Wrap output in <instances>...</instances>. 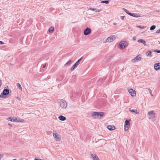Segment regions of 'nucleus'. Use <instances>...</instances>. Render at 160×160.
I'll return each instance as SVG.
<instances>
[{
	"label": "nucleus",
	"mask_w": 160,
	"mask_h": 160,
	"mask_svg": "<svg viewBox=\"0 0 160 160\" xmlns=\"http://www.w3.org/2000/svg\"><path fill=\"white\" fill-rule=\"evenodd\" d=\"M72 62V61L71 60H69V61L68 62H67L65 64V65H67L68 64H71V62Z\"/></svg>",
	"instance_id": "cd10ccee"
},
{
	"label": "nucleus",
	"mask_w": 160,
	"mask_h": 160,
	"mask_svg": "<svg viewBox=\"0 0 160 160\" xmlns=\"http://www.w3.org/2000/svg\"><path fill=\"white\" fill-rule=\"evenodd\" d=\"M34 160H42V159H37L36 158H35L34 159Z\"/></svg>",
	"instance_id": "e433bc0d"
},
{
	"label": "nucleus",
	"mask_w": 160,
	"mask_h": 160,
	"mask_svg": "<svg viewBox=\"0 0 160 160\" xmlns=\"http://www.w3.org/2000/svg\"><path fill=\"white\" fill-rule=\"evenodd\" d=\"M148 118L154 122L155 120V113L153 111H151L148 113Z\"/></svg>",
	"instance_id": "7ed1b4c3"
},
{
	"label": "nucleus",
	"mask_w": 160,
	"mask_h": 160,
	"mask_svg": "<svg viewBox=\"0 0 160 160\" xmlns=\"http://www.w3.org/2000/svg\"><path fill=\"white\" fill-rule=\"evenodd\" d=\"M90 155L92 158L93 160H99L96 154H93L91 152Z\"/></svg>",
	"instance_id": "4468645a"
},
{
	"label": "nucleus",
	"mask_w": 160,
	"mask_h": 160,
	"mask_svg": "<svg viewBox=\"0 0 160 160\" xmlns=\"http://www.w3.org/2000/svg\"><path fill=\"white\" fill-rule=\"evenodd\" d=\"M133 40H136V37H134L133 38Z\"/></svg>",
	"instance_id": "58836bf2"
},
{
	"label": "nucleus",
	"mask_w": 160,
	"mask_h": 160,
	"mask_svg": "<svg viewBox=\"0 0 160 160\" xmlns=\"http://www.w3.org/2000/svg\"><path fill=\"white\" fill-rule=\"evenodd\" d=\"M89 9L93 11H95L96 12H99L100 11V10L99 9H96L94 8H90Z\"/></svg>",
	"instance_id": "aec40b11"
},
{
	"label": "nucleus",
	"mask_w": 160,
	"mask_h": 160,
	"mask_svg": "<svg viewBox=\"0 0 160 160\" xmlns=\"http://www.w3.org/2000/svg\"><path fill=\"white\" fill-rule=\"evenodd\" d=\"M128 43L125 41L120 42L119 43V45L121 48L123 49L128 45Z\"/></svg>",
	"instance_id": "39448f33"
},
{
	"label": "nucleus",
	"mask_w": 160,
	"mask_h": 160,
	"mask_svg": "<svg viewBox=\"0 0 160 160\" xmlns=\"http://www.w3.org/2000/svg\"><path fill=\"white\" fill-rule=\"evenodd\" d=\"M17 120V118L13 117L12 118V122H16V120Z\"/></svg>",
	"instance_id": "bb28decb"
},
{
	"label": "nucleus",
	"mask_w": 160,
	"mask_h": 160,
	"mask_svg": "<svg viewBox=\"0 0 160 160\" xmlns=\"http://www.w3.org/2000/svg\"><path fill=\"white\" fill-rule=\"evenodd\" d=\"M133 16H135V14L134 13V15H133Z\"/></svg>",
	"instance_id": "a18cd8bd"
},
{
	"label": "nucleus",
	"mask_w": 160,
	"mask_h": 160,
	"mask_svg": "<svg viewBox=\"0 0 160 160\" xmlns=\"http://www.w3.org/2000/svg\"><path fill=\"white\" fill-rule=\"evenodd\" d=\"M109 1L108 0H106L105 1H102L101 2V3H105L106 4H108L109 3Z\"/></svg>",
	"instance_id": "a878e982"
},
{
	"label": "nucleus",
	"mask_w": 160,
	"mask_h": 160,
	"mask_svg": "<svg viewBox=\"0 0 160 160\" xmlns=\"http://www.w3.org/2000/svg\"><path fill=\"white\" fill-rule=\"evenodd\" d=\"M128 15H130L131 16H134V17H140V16L139 15V16H133V15H134V13H131L130 12H128Z\"/></svg>",
	"instance_id": "4be33fe9"
},
{
	"label": "nucleus",
	"mask_w": 160,
	"mask_h": 160,
	"mask_svg": "<svg viewBox=\"0 0 160 160\" xmlns=\"http://www.w3.org/2000/svg\"><path fill=\"white\" fill-rule=\"evenodd\" d=\"M54 132L53 133V136L54 139L57 141H59L60 139V138L57 136V133L55 131H54Z\"/></svg>",
	"instance_id": "9b49d317"
},
{
	"label": "nucleus",
	"mask_w": 160,
	"mask_h": 160,
	"mask_svg": "<svg viewBox=\"0 0 160 160\" xmlns=\"http://www.w3.org/2000/svg\"><path fill=\"white\" fill-rule=\"evenodd\" d=\"M20 160H24V159H20Z\"/></svg>",
	"instance_id": "c03bdc74"
},
{
	"label": "nucleus",
	"mask_w": 160,
	"mask_h": 160,
	"mask_svg": "<svg viewBox=\"0 0 160 160\" xmlns=\"http://www.w3.org/2000/svg\"><path fill=\"white\" fill-rule=\"evenodd\" d=\"M138 28L141 29H143L145 27H141L140 26H137Z\"/></svg>",
	"instance_id": "7c9ffc66"
},
{
	"label": "nucleus",
	"mask_w": 160,
	"mask_h": 160,
	"mask_svg": "<svg viewBox=\"0 0 160 160\" xmlns=\"http://www.w3.org/2000/svg\"><path fill=\"white\" fill-rule=\"evenodd\" d=\"M123 9L127 14H128V12H129L128 11L127 9H125V8H123Z\"/></svg>",
	"instance_id": "c85d7f7f"
},
{
	"label": "nucleus",
	"mask_w": 160,
	"mask_h": 160,
	"mask_svg": "<svg viewBox=\"0 0 160 160\" xmlns=\"http://www.w3.org/2000/svg\"><path fill=\"white\" fill-rule=\"evenodd\" d=\"M104 114V112H94L92 113V116L94 118H101Z\"/></svg>",
	"instance_id": "f03ea898"
},
{
	"label": "nucleus",
	"mask_w": 160,
	"mask_h": 160,
	"mask_svg": "<svg viewBox=\"0 0 160 160\" xmlns=\"http://www.w3.org/2000/svg\"><path fill=\"white\" fill-rule=\"evenodd\" d=\"M53 30H54V28H53L52 27H51L49 28L48 31L50 32H53Z\"/></svg>",
	"instance_id": "393cba45"
},
{
	"label": "nucleus",
	"mask_w": 160,
	"mask_h": 160,
	"mask_svg": "<svg viewBox=\"0 0 160 160\" xmlns=\"http://www.w3.org/2000/svg\"><path fill=\"white\" fill-rule=\"evenodd\" d=\"M61 109H66L67 106V104L66 102L64 100H61L59 102Z\"/></svg>",
	"instance_id": "20e7f679"
},
{
	"label": "nucleus",
	"mask_w": 160,
	"mask_h": 160,
	"mask_svg": "<svg viewBox=\"0 0 160 160\" xmlns=\"http://www.w3.org/2000/svg\"><path fill=\"white\" fill-rule=\"evenodd\" d=\"M155 28L156 26L155 25H152L151 27L150 30H153Z\"/></svg>",
	"instance_id": "5701e85b"
},
{
	"label": "nucleus",
	"mask_w": 160,
	"mask_h": 160,
	"mask_svg": "<svg viewBox=\"0 0 160 160\" xmlns=\"http://www.w3.org/2000/svg\"><path fill=\"white\" fill-rule=\"evenodd\" d=\"M117 24V23L115 22H114L113 23V25H116Z\"/></svg>",
	"instance_id": "79ce46f5"
},
{
	"label": "nucleus",
	"mask_w": 160,
	"mask_h": 160,
	"mask_svg": "<svg viewBox=\"0 0 160 160\" xmlns=\"http://www.w3.org/2000/svg\"><path fill=\"white\" fill-rule=\"evenodd\" d=\"M135 16H137V15H135Z\"/></svg>",
	"instance_id": "49530a36"
},
{
	"label": "nucleus",
	"mask_w": 160,
	"mask_h": 160,
	"mask_svg": "<svg viewBox=\"0 0 160 160\" xmlns=\"http://www.w3.org/2000/svg\"><path fill=\"white\" fill-rule=\"evenodd\" d=\"M115 39L116 37L115 36L112 35L108 38L106 39V42H111L115 40Z\"/></svg>",
	"instance_id": "423d86ee"
},
{
	"label": "nucleus",
	"mask_w": 160,
	"mask_h": 160,
	"mask_svg": "<svg viewBox=\"0 0 160 160\" xmlns=\"http://www.w3.org/2000/svg\"><path fill=\"white\" fill-rule=\"evenodd\" d=\"M148 89V90L149 91V92L150 93L151 96H153V95H152V91L151 90V89L150 88H149Z\"/></svg>",
	"instance_id": "2f4dec72"
},
{
	"label": "nucleus",
	"mask_w": 160,
	"mask_h": 160,
	"mask_svg": "<svg viewBox=\"0 0 160 160\" xmlns=\"http://www.w3.org/2000/svg\"><path fill=\"white\" fill-rule=\"evenodd\" d=\"M128 92L132 96H135L136 92L134 90L130 89L128 90Z\"/></svg>",
	"instance_id": "f8f14e48"
},
{
	"label": "nucleus",
	"mask_w": 160,
	"mask_h": 160,
	"mask_svg": "<svg viewBox=\"0 0 160 160\" xmlns=\"http://www.w3.org/2000/svg\"><path fill=\"white\" fill-rule=\"evenodd\" d=\"M58 119L60 120L63 121L66 119V118L63 116L61 115L58 117Z\"/></svg>",
	"instance_id": "a211bd4d"
},
{
	"label": "nucleus",
	"mask_w": 160,
	"mask_h": 160,
	"mask_svg": "<svg viewBox=\"0 0 160 160\" xmlns=\"http://www.w3.org/2000/svg\"><path fill=\"white\" fill-rule=\"evenodd\" d=\"M11 91H9L8 89H4L2 93L0 95V98H5L8 97L5 96L8 95L10 96L11 95Z\"/></svg>",
	"instance_id": "f257e3e1"
},
{
	"label": "nucleus",
	"mask_w": 160,
	"mask_h": 160,
	"mask_svg": "<svg viewBox=\"0 0 160 160\" xmlns=\"http://www.w3.org/2000/svg\"><path fill=\"white\" fill-rule=\"evenodd\" d=\"M138 42L142 43L145 46H147V44L146 43V42L144 40L142 39H139L138 41Z\"/></svg>",
	"instance_id": "f3484780"
},
{
	"label": "nucleus",
	"mask_w": 160,
	"mask_h": 160,
	"mask_svg": "<svg viewBox=\"0 0 160 160\" xmlns=\"http://www.w3.org/2000/svg\"><path fill=\"white\" fill-rule=\"evenodd\" d=\"M4 44V42L2 41H0V44Z\"/></svg>",
	"instance_id": "c9c22d12"
},
{
	"label": "nucleus",
	"mask_w": 160,
	"mask_h": 160,
	"mask_svg": "<svg viewBox=\"0 0 160 160\" xmlns=\"http://www.w3.org/2000/svg\"><path fill=\"white\" fill-rule=\"evenodd\" d=\"M141 59V57L140 55H138L134 59H133L132 61V62H135L136 60L138 61H140Z\"/></svg>",
	"instance_id": "ddd939ff"
},
{
	"label": "nucleus",
	"mask_w": 160,
	"mask_h": 160,
	"mask_svg": "<svg viewBox=\"0 0 160 160\" xmlns=\"http://www.w3.org/2000/svg\"><path fill=\"white\" fill-rule=\"evenodd\" d=\"M3 154H2V153H0V160H1V158L3 157Z\"/></svg>",
	"instance_id": "72a5a7b5"
},
{
	"label": "nucleus",
	"mask_w": 160,
	"mask_h": 160,
	"mask_svg": "<svg viewBox=\"0 0 160 160\" xmlns=\"http://www.w3.org/2000/svg\"><path fill=\"white\" fill-rule=\"evenodd\" d=\"M129 111L132 112H134L137 114L139 113V112L136 109H131L130 108H129Z\"/></svg>",
	"instance_id": "2eb2a0df"
},
{
	"label": "nucleus",
	"mask_w": 160,
	"mask_h": 160,
	"mask_svg": "<svg viewBox=\"0 0 160 160\" xmlns=\"http://www.w3.org/2000/svg\"><path fill=\"white\" fill-rule=\"evenodd\" d=\"M146 56L147 57H152V52L150 51H148L146 52Z\"/></svg>",
	"instance_id": "6ab92c4d"
},
{
	"label": "nucleus",
	"mask_w": 160,
	"mask_h": 160,
	"mask_svg": "<svg viewBox=\"0 0 160 160\" xmlns=\"http://www.w3.org/2000/svg\"><path fill=\"white\" fill-rule=\"evenodd\" d=\"M130 121L128 120H127L125 121V125H124V129L125 131L128 130L129 128V126L130 125Z\"/></svg>",
	"instance_id": "0eeeda50"
},
{
	"label": "nucleus",
	"mask_w": 160,
	"mask_h": 160,
	"mask_svg": "<svg viewBox=\"0 0 160 160\" xmlns=\"http://www.w3.org/2000/svg\"><path fill=\"white\" fill-rule=\"evenodd\" d=\"M154 67L155 70L157 71L159 70L160 69V63L155 64Z\"/></svg>",
	"instance_id": "9d476101"
},
{
	"label": "nucleus",
	"mask_w": 160,
	"mask_h": 160,
	"mask_svg": "<svg viewBox=\"0 0 160 160\" xmlns=\"http://www.w3.org/2000/svg\"><path fill=\"white\" fill-rule=\"evenodd\" d=\"M154 52L157 53H160V50L156 49L154 50Z\"/></svg>",
	"instance_id": "c756f323"
},
{
	"label": "nucleus",
	"mask_w": 160,
	"mask_h": 160,
	"mask_svg": "<svg viewBox=\"0 0 160 160\" xmlns=\"http://www.w3.org/2000/svg\"><path fill=\"white\" fill-rule=\"evenodd\" d=\"M17 86L20 89L22 90V88L21 86L19 83H18L17 84Z\"/></svg>",
	"instance_id": "b1692460"
},
{
	"label": "nucleus",
	"mask_w": 160,
	"mask_h": 160,
	"mask_svg": "<svg viewBox=\"0 0 160 160\" xmlns=\"http://www.w3.org/2000/svg\"><path fill=\"white\" fill-rule=\"evenodd\" d=\"M91 30L90 28H87L84 32V34L85 35H87L91 32Z\"/></svg>",
	"instance_id": "1a4fd4ad"
},
{
	"label": "nucleus",
	"mask_w": 160,
	"mask_h": 160,
	"mask_svg": "<svg viewBox=\"0 0 160 160\" xmlns=\"http://www.w3.org/2000/svg\"><path fill=\"white\" fill-rule=\"evenodd\" d=\"M8 120L12 122V118H8Z\"/></svg>",
	"instance_id": "473e14b6"
},
{
	"label": "nucleus",
	"mask_w": 160,
	"mask_h": 160,
	"mask_svg": "<svg viewBox=\"0 0 160 160\" xmlns=\"http://www.w3.org/2000/svg\"><path fill=\"white\" fill-rule=\"evenodd\" d=\"M17 99H18L19 100H20V98H18V97H17Z\"/></svg>",
	"instance_id": "37998d69"
},
{
	"label": "nucleus",
	"mask_w": 160,
	"mask_h": 160,
	"mask_svg": "<svg viewBox=\"0 0 160 160\" xmlns=\"http://www.w3.org/2000/svg\"><path fill=\"white\" fill-rule=\"evenodd\" d=\"M82 57L80 59H79L75 63V64L72 66V68H71V69L72 70H74L75 68L77 67V66L79 64V63L81 61V60L82 59Z\"/></svg>",
	"instance_id": "6e6552de"
},
{
	"label": "nucleus",
	"mask_w": 160,
	"mask_h": 160,
	"mask_svg": "<svg viewBox=\"0 0 160 160\" xmlns=\"http://www.w3.org/2000/svg\"><path fill=\"white\" fill-rule=\"evenodd\" d=\"M124 16H121V19L122 20H124Z\"/></svg>",
	"instance_id": "4c0bfd02"
},
{
	"label": "nucleus",
	"mask_w": 160,
	"mask_h": 160,
	"mask_svg": "<svg viewBox=\"0 0 160 160\" xmlns=\"http://www.w3.org/2000/svg\"><path fill=\"white\" fill-rule=\"evenodd\" d=\"M108 129L110 130H112L115 129V127L114 126L108 125L107 127Z\"/></svg>",
	"instance_id": "dca6fc26"
},
{
	"label": "nucleus",
	"mask_w": 160,
	"mask_h": 160,
	"mask_svg": "<svg viewBox=\"0 0 160 160\" xmlns=\"http://www.w3.org/2000/svg\"><path fill=\"white\" fill-rule=\"evenodd\" d=\"M23 121V120L22 119H20L18 118H17V120H16V122H22Z\"/></svg>",
	"instance_id": "412c9836"
},
{
	"label": "nucleus",
	"mask_w": 160,
	"mask_h": 160,
	"mask_svg": "<svg viewBox=\"0 0 160 160\" xmlns=\"http://www.w3.org/2000/svg\"><path fill=\"white\" fill-rule=\"evenodd\" d=\"M46 65H44L43 66V68H44L46 67Z\"/></svg>",
	"instance_id": "a19ab883"
},
{
	"label": "nucleus",
	"mask_w": 160,
	"mask_h": 160,
	"mask_svg": "<svg viewBox=\"0 0 160 160\" xmlns=\"http://www.w3.org/2000/svg\"><path fill=\"white\" fill-rule=\"evenodd\" d=\"M8 125H9V126H10V127H11V126H12V124H10V123H8Z\"/></svg>",
	"instance_id": "ea45409f"
},
{
	"label": "nucleus",
	"mask_w": 160,
	"mask_h": 160,
	"mask_svg": "<svg viewBox=\"0 0 160 160\" xmlns=\"http://www.w3.org/2000/svg\"><path fill=\"white\" fill-rule=\"evenodd\" d=\"M157 33H160V29L158 30L156 32Z\"/></svg>",
	"instance_id": "f704fd0d"
}]
</instances>
